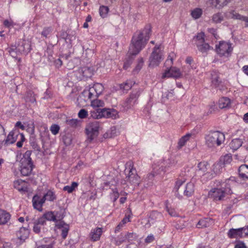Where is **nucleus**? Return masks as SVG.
Returning a JSON list of instances; mask_svg holds the SVG:
<instances>
[{
  "label": "nucleus",
  "mask_w": 248,
  "mask_h": 248,
  "mask_svg": "<svg viewBox=\"0 0 248 248\" xmlns=\"http://www.w3.org/2000/svg\"><path fill=\"white\" fill-rule=\"evenodd\" d=\"M150 36V30L144 29L137 31L133 35L130 45L128 54L137 55L145 46Z\"/></svg>",
  "instance_id": "f03ea898"
},
{
  "label": "nucleus",
  "mask_w": 248,
  "mask_h": 248,
  "mask_svg": "<svg viewBox=\"0 0 248 248\" xmlns=\"http://www.w3.org/2000/svg\"><path fill=\"white\" fill-rule=\"evenodd\" d=\"M235 248H246V247L243 243H239L235 245Z\"/></svg>",
  "instance_id": "774afa93"
},
{
  "label": "nucleus",
  "mask_w": 248,
  "mask_h": 248,
  "mask_svg": "<svg viewBox=\"0 0 248 248\" xmlns=\"http://www.w3.org/2000/svg\"><path fill=\"white\" fill-rule=\"evenodd\" d=\"M86 164H87L86 163V164L84 163V162L83 161H79L78 162V163L77 165V166H76V168L77 169H80L82 166H84V167L86 166Z\"/></svg>",
  "instance_id": "338daca9"
},
{
  "label": "nucleus",
  "mask_w": 248,
  "mask_h": 248,
  "mask_svg": "<svg viewBox=\"0 0 248 248\" xmlns=\"http://www.w3.org/2000/svg\"><path fill=\"white\" fill-rule=\"evenodd\" d=\"M142 91V90L141 89H139L137 91L133 92L130 94L129 98L127 99L126 102L127 104L126 107L127 108H130L135 104L136 100L141 93Z\"/></svg>",
  "instance_id": "a211bd4d"
},
{
  "label": "nucleus",
  "mask_w": 248,
  "mask_h": 248,
  "mask_svg": "<svg viewBox=\"0 0 248 248\" xmlns=\"http://www.w3.org/2000/svg\"><path fill=\"white\" fill-rule=\"evenodd\" d=\"M56 227L58 229H61L62 236L63 239H65L69 230V225L62 221H61L56 224Z\"/></svg>",
  "instance_id": "b1692460"
},
{
  "label": "nucleus",
  "mask_w": 248,
  "mask_h": 248,
  "mask_svg": "<svg viewBox=\"0 0 248 248\" xmlns=\"http://www.w3.org/2000/svg\"><path fill=\"white\" fill-rule=\"evenodd\" d=\"M126 242L129 243H132L133 241L136 240L137 239V235L135 233L127 232L126 234L124 235Z\"/></svg>",
  "instance_id": "a19ab883"
},
{
  "label": "nucleus",
  "mask_w": 248,
  "mask_h": 248,
  "mask_svg": "<svg viewBox=\"0 0 248 248\" xmlns=\"http://www.w3.org/2000/svg\"><path fill=\"white\" fill-rule=\"evenodd\" d=\"M167 157L168 158H166L164 162L162 163L163 164L159 169H157V167H154L153 171L148 174V177L149 180L152 179L155 175L161 174L162 171L165 172L166 170H165V169L167 167H169L175 164L176 161L174 156H167Z\"/></svg>",
  "instance_id": "1a4fd4ad"
},
{
  "label": "nucleus",
  "mask_w": 248,
  "mask_h": 248,
  "mask_svg": "<svg viewBox=\"0 0 248 248\" xmlns=\"http://www.w3.org/2000/svg\"><path fill=\"white\" fill-rule=\"evenodd\" d=\"M185 180L184 179L177 180L175 183L174 189L175 195L179 199L183 198L184 196L189 197L191 196L194 192V185L192 182H189L184 186Z\"/></svg>",
  "instance_id": "7ed1b4c3"
},
{
  "label": "nucleus",
  "mask_w": 248,
  "mask_h": 248,
  "mask_svg": "<svg viewBox=\"0 0 248 248\" xmlns=\"http://www.w3.org/2000/svg\"><path fill=\"white\" fill-rule=\"evenodd\" d=\"M45 202V200L43 197L41 198L37 195H34L32 198L33 206L34 208L39 211H42V206Z\"/></svg>",
  "instance_id": "5701e85b"
},
{
  "label": "nucleus",
  "mask_w": 248,
  "mask_h": 248,
  "mask_svg": "<svg viewBox=\"0 0 248 248\" xmlns=\"http://www.w3.org/2000/svg\"><path fill=\"white\" fill-rule=\"evenodd\" d=\"M243 230L244 229L242 228L238 229H231L227 233L228 236L230 238L243 237L244 236Z\"/></svg>",
  "instance_id": "412c9836"
},
{
  "label": "nucleus",
  "mask_w": 248,
  "mask_h": 248,
  "mask_svg": "<svg viewBox=\"0 0 248 248\" xmlns=\"http://www.w3.org/2000/svg\"><path fill=\"white\" fill-rule=\"evenodd\" d=\"M182 76V74L178 68L172 67L165 71L162 75V78H181Z\"/></svg>",
  "instance_id": "4468645a"
},
{
  "label": "nucleus",
  "mask_w": 248,
  "mask_h": 248,
  "mask_svg": "<svg viewBox=\"0 0 248 248\" xmlns=\"http://www.w3.org/2000/svg\"><path fill=\"white\" fill-rule=\"evenodd\" d=\"M218 106L221 109L229 108L231 106V100L226 97H221L218 100Z\"/></svg>",
  "instance_id": "393cba45"
},
{
  "label": "nucleus",
  "mask_w": 248,
  "mask_h": 248,
  "mask_svg": "<svg viewBox=\"0 0 248 248\" xmlns=\"http://www.w3.org/2000/svg\"><path fill=\"white\" fill-rule=\"evenodd\" d=\"M19 138L20 140L16 143V146L20 148L23 145V142L25 140V137L22 133H19L16 131H11L6 137L5 140H4V135L2 137V140L1 142H4L5 145H8L13 144L16 142L18 138Z\"/></svg>",
  "instance_id": "0eeeda50"
},
{
  "label": "nucleus",
  "mask_w": 248,
  "mask_h": 248,
  "mask_svg": "<svg viewBox=\"0 0 248 248\" xmlns=\"http://www.w3.org/2000/svg\"><path fill=\"white\" fill-rule=\"evenodd\" d=\"M100 128L99 123L97 121L89 123L86 127V132L88 136V140L90 141L96 138Z\"/></svg>",
  "instance_id": "9b49d317"
},
{
  "label": "nucleus",
  "mask_w": 248,
  "mask_h": 248,
  "mask_svg": "<svg viewBox=\"0 0 248 248\" xmlns=\"http://www.w3.org/2000/svg\"><path fill=\"white\" fill-rule=\"evenodd\" d=\"M195 39L197 42L196 43L202 44L204 42V33L202 32L198 33Z\"/></svg>",
  "instance_id": "5fc2aeb1"
},
{
  "label": "nucleus",
  "mask_w": 248,
  "mask_h": 248,
  "mask_svg": "<svg viewBox=\"0 0 248 248\" xmlns=\"http://www.w3.org/2000/svg\"><path fill=\"white\" fill-rule=\"evenodd\" d=\"M196 46L198 50L203 54H206L209 50L213 49L208 44L204 42L202 44L196 43Z\"/></svg>",
  "instance_id": "473e14b6"
},
{
  "label": "nucleus",
  "mask_w": 248,
  "mask_h": 248,
  "mask_svg": "<svg viewBox=\"0 0 248 248\" xmlns=\"http://www.w3.org/2000/svg\"><path fill=\"white\" fill-rule=\"evenodd\" d=\"M8 51L10 55L14 58H16L17 55L20 54L17 51V46H11L10 47L8 48Z\"/></svg>",
  "instance_id": "ea45409f"
},
{
  "label": "nucleus",
  "mask_w": 248,
  "mask_h": 248,
  "mask_svg": "<svg viewBox=\"0 0 248 248\" xmlns=\"http://www.w3.org/2000/svg\"><path fill=\"white\" fill-rule=\"evenodd\" d=\"M203 14L202 9L200 8H196L191 11L190 15L194 19L200 18Z\"/></svg>",
  "instance_id": "e433bc0d"
},
{
  "label": "nucleus",
  "mask_w": 248,
  "mask_h": 248,
  "mask_svg": "<svg viewBox=\"0 0 248 248\" xmlns=\"http://www.w3.org/2000/svg\"><path fill=\"white\" fill-rule=\"evenodd\" d=\"M29 234L30 231L27 228L21 227L16 232V236L20 242L23 243L28 238Z\"/></svg>",
  "instance_id": "aec40b11"
},
{
  "label": "nucleus",
  "mask_w": 248,
  "mask_h": 248,
  "mask_svg": "<svg viewBox=\"0 0 248 248\" xmlns=\"http://www.w3.org/2000/svg\"><path fill=\"white\" fill-rule=\"evenodd\" d=\"M112 241H113L114 243L117 246H119L123 242H126L124 236H123L122 235L117 238H114Z\"/></svg>",
  "instance_id": "603ef678"
},
{
  "label": "nucleus",
  "mask_w": 248,
  "mask_h": 248,
  "mask_svg": "<svg viewBox=\"0 0 248 248\" xmlns=\"http://www.w3.org/2000/svg\"><path fill=\"white\" fill-rule=\"evenodd\" d=\"M217 55L225 60H227L232 54L233 47L232 44L229 42L221 41L216 46Z\"/></svg>",
  "instance_id": "423d86ee"
},
{
  "label": "nucleus",
  "mask_w": 248,
  "mask_h": 248,
  "mask_svg": "<svg viewBox=\"0 0 248 248\" xmlns=\"http://www.w3.org/2000/svg\"><path fill=\"white\" fill-rule=\"evenodd\" d=\"M133 83L131 80H127L125 82L120 85V88L121 89L124 91H128L131 89Z\"/></svg>",
  "instance_id": "79ce46f5"
},
{
  "label": "nucleus",
  "mask_w": 248,
  "mask_h": 248,
  "mask_svg": "<svg viewBox=\"0 0 248 248\" xmlns=\"http://www.w3.org/2000/svg\"><path fill=\"white\" fill-rule=\"evenodd\" d=\"M102 233V229L101 228L97 227L91 231L90 234V237L93 241H96L100 239Z\"/></svg>",
  "instance_id": "bb28decb"
},
{
  "label": "nucleus",
  "mask_w": 248,
  "mask_h": 248,
  "mask_svg": "<svg viewBox=\"0 0 248 248\" xmlns=\"http://www.w3.org/2000/svg\"><path fill=\"white\" fill-rule=\"evenodd\" d=\"M40 218H44L46 222V220L53 221H57L56 217L52 212H47L40 217Z\"/></svg>",
  "instance_id": "4c0bfd02"
},
{
  "label": "nucleus",
  "mask_w": 248,
  "mask_h": 248,
  "mask_svg": "<svg viewBox=\"0 0 248 248\" xmlns=\"http://www.w3.org/2000/svg\"><path fill=\"white\" fill-rule=\"evenodd\" d=\"M214 224L213 220L211 218H204L199 221L197 227L199 228L208 227Z\"/></svg>",
  "instance_id": "a878e982"
},
{
  "label": "nucleus",
  "mask_w": 248,
  "mask_h": 248,
  "mask_svg": "<svg viewBox=\"0 0 248 248\" xmlns=\"http://www.w3.org/2000/svg\"><path fill=\"white\" fill-rule=\"evenodd\" d=\"M222 167V164L218 161L212 166V170L216 174H217L220 172Z\"/></svg>",
  "instance_id": "8fccbe9b"
},
{
  "label": "nucleus",
  "mask_w": 248,
  "mask_h": 248,
  "mask_svg": "<svg viewBox=\"0 0 248 248\" xmlns=\"http://www.w3.org/2000/svg\"><path fill=\"white\" fill-rule=\"evenodd\" d=\"M192 134L190 133H187L185 135L182 136L178 140L177 144V148L181 149L184 146L186 143L190 140Z\"/></svg>",
  "instance_id": "c756f323"
},
{
  "label": "nucleus",
  "mask_w": 248,
  "mask_h": 248,
  "mask_svg": "<svg viewBox=\"0 0 248 248\" xmlns=\"http://www.w3.org/2000/svg\"><path fill=\"white\" fill-rule=\"evenodd\" d=\"M31 221L33 224V231L37 234L41 232L42 229L46 224V222L42 218L39 217L36 219L32 218Z\"/></svg>",
  "instance_id": "2eb2a0df"
},
{
  "label": "nucleus",
  "mask_w": 248,
  "mask_h": 248,
  "mask_svg": "<svg viewBox=\"0 0 248 248\" xmlns=\"http://www.w3.org/2000/svg\"><path fill=\"white\" fill-rule=\"evenodd\" d=\"M14 187L22 193H25L28 191V184L21 180H17L14 183Z\"/></svg>",
  "instance_id": "4be33fe9"
},
{
  "label": "nucleus",
  "mask_w": 248,
  "mask_h": 248,
  "mask_svg": "<svg viewBox=\"0 0 248 248\" xmlns=\"http://www.w3.org/2000/svg\"><path fill=\"white\" fill-rule=\"evenodd\" d=\"M134 55H131L127 53V59L126 60V61L124 62V64L123 66V68L124 69L126 70L128 69V68L129 67L130 64L132 63L133 58L132 56Z\"/></svg>",
  "instance_id": "09e8293b"
},
{
  "label": "nucleus",
  "mask_w": 248,
  "mask_h": 248,
  "mask_svg": "<svg viewBox=\"0 0 248 248\" xmlns=\"http://www.w3.org/2000/svg\"><path fill=\"white\" fill-rule=\"evenodd\" d=\"M10 214L6 211L0 209V225H3L8 222L10 218Z\"/></svg>",
  "instance_id": "c85d7f7f"
},
{
  "label": "nucleus",
  "mask_w": 248,
  "mask_h": 248,
  "mask_svg": "<svg viewBox=\"0 0 248 248\" xmlns=\"http://www.w3.org/2000/svg\"><path fill=\"white\" fill-rule=\"evenodd\" d=\"M232 161V156H221L219 162L222 166L230 164Z\"/></svg>",
  "instance_id": "de8ad7c7"
},
{
  "label": "nucleus",
  "mask_w": 248,
  "mask_h": 248,
  "mask_svg": "<svg viewBox=\"0 0 248 248\" xmlns=\"http://www.w3.org/2000/svg\"><path fill=\"white\" fill-rule=\"evenodd\" d=\"M127 165L129 167L128 173L126 176L127 181L134 186H139L140 183V177L137 174L136 170L134 168L133 163L129 162Z\"/></svg>",
  "instance_id": "f8f14e48"
},
{
  "label": "nucleus",
  "mask_w": 248,
  "mask_h": 248,
  "mask_svg": "<svg viewBox=\"0 0 248 248\" xmlns=\"http://www.w3.org/2000/svg\"><path fill=\"white\" fill-rule=\"evenodd\" d=\"M176 58V54L173 52H170L168 57L167 60L165 62V64L166 66H171L173 64V61Z\"/></svg>",
  "instance_id": "37998d69"
},
{
  "label": "nucleus",
  "mask_w": 248,
  "mask_h": 248,
  "mask_svg": "<svg viewBox=\"0 0 248 248\" xmlns=\"http://www.w3.org/2000/svg\"><path fill=\"white\" fill-rule=\"evenodd\" d=\"M92 118L99 119L102 118L117 119L118 117V111L113 108H98L91 112Z\"/></svg>",
  "instance_id": "39448f33"
},
{
  "label": "nucleus",
  "mask_w": 248,
  "mask_h": 248,
  "mask_svg": "<svg viewBox=\"0 0 248 248\" xmlns=\"http://www.w3.org/2000/svg\"><path fill=\"white\" fill-rule=\"evenodd\" d=\"M43 198L45 201L46 200L49 201H53L56 199V196L54 192L49 190L46 192V194L44 195Z\"/></svg>",
  "instance_id": "49530a36"
},
{
  "label": "nucleus",
  "mask_w": 248,
  "mask_h": 248,
  "mask_svg": "<svg viewBox=\"0 0 248 248\" xmlns=\"http://www.w3.org/2000/svg\"><path fill=\"white\" fill-rule=\"evenodd\" d=\"M224 19L223 14L220 12L214 14L211 17L210 21L211 22L215 24L221 23Z\"/></svg>",
  "instance_id": "c9c22d12"
},
{
  "label": "nucleus",
  "mask_w": 248,
  "mask_h": 248,
  "mask_svg": "<svg viewBox=\"0 0 248 248\" xmlns=\"http://www.w3.org/2000/svg\"><path fill=\"white\" fill-rule=\"evenodd\" d=\"M239 174L243 179H248V166L245 164L240 166L239 169Z\"/></svg>",
  "instance_id": "2f4dec72"
},
{
  "label": "nucleus",
  "mask_w": 248,
  "mask_h": 248,
  "mask_svg": "<svg viewBox=\"0 0 248 248\" xmlns=\"http://www.w3.org/2000/svg\"><path fill=\"white\" fill-rule=\"evenodd\" d=\"M242 141L239 139H235L229 144V147L232 152L237 150L242 145Z\"/></svg>",
  "instance_id": "72a5a7b5"
},
{
  "label": "nucleus",
  "mask_w": 248,
  "mask_h": 248,
  "mask_svg": "<svg viewBox=\"0 0 248 248\" xmlns=\"http://www.w3.org/2000/svg\"><path fill=\"white\" fill-rule=\"evenodd\" d=\"M112 194L113 197V202H115L119 197V193L117 188L112 189Z\"/></svg>",
  "instance_id": "680f3d73"
},
{
  "label": "nucleus",
  "mask_w": 248,
  "mask_h": 248,
  "mask_svg": "<svg viewBox=\"0 0 248 248\" xmlns=\"http://www.w3.org/2000/svg\"><path fill=\"white\" fill-rule=\"evenodd\" d=\"M225 139L224 134L218 131L210 132L205 137L206 145L208 148L213 149L220 146Z\"/></svg>",
  "instance_id": "20e7f679"
},
{
  "label": "nucleus",
  "mask_w": 248,
  "mask_h": 248,
  "mask_svg": "<svg viewBox=\"0 0 248 248\" xmlns=\"http://www.w3.org/2000/svg\"><path fill=\"white\" fill-rule=\"evenodd\" d=\"M79 121L78 119H70L66 121L67 124L72 127H76L79 124Z\"/></svg>",
  "instance_id": "6e6d98bb"
},
{
  "label": "nucleus",
  "mask_w": 248,
  "mask_h": 248,
  "mask_svg": "<svg viewBox=\"0 0 248 248\" xmlns=\"http://www.w3.org/2000/svg\"><path fill=\"white\" fill-rule=\"evenodd\" d=\"M231 2V0H208L207 4L212 8L221 9Z\"/></svg>",
  "instance_id": "dca6fc26"
},
{
  "label": "nucleus",
  "mask_w": 248,
  "mask_h": 248,
  "mask_svg": "<svg viewBox=\"0 0 248 248\" xmlns=\"http://www.w3.org/2000/svg\"><path fill=\"white\" fill-rule=\"evenodd\" d=\"M60 129L59 125L57 124H53L50 127L51 132L54 135H57L59 133Z\"/></svg>",
  "instance_id": "864d4df0"
},
{
  "label": "nucleus",
  "mask_w": 248,
  "mask_h": 248,
  "mask_svg": "<svg viewBox=\"0 0 248 248\" xmlns=\"http://www.w3.org/2000/svg\"><path fill=\"white\" fill-rule=\"evenodd\" d=\"M104 86L101 83H96L88 89H85L82 92L85 99H92L101 94L104 90Z\"/></svg>",
  "instance_id": "6e6552de"
},
{
  "label": "nucleus",
  "mask_w": 248,
  "mask_h": 248,
  "mask_svg": "<svg viewBox=\"0 0 248 248\" xmlns=\"http://www.w3.org/2000/svg\"><path fill=\"white\" fill-rule=\"evenodd\" d=\"M31 49V45L30 43L26 40L21 41L17 46V51L20 54H27L30 51Z\"/></svg>",
  "instance_id": "6ab92c4d"
},
{
  "label": "nucleus",
  "mask_w": 248,
  "mask_h": 248,
  "mask_svg": "<svg viewBox=\"0 0 248 248\" xmlns=\"http://www.w3.org/2000/svg\"><path fill=\"white\" fill-rule=\"evenodd\" d=\"M167 211L168 212L169 214L171 217H176L177 216V214L175 210L173 209L169 208L167 207Z\"/></svg>",
  "instance_id": "e2e57ef3"
},
{
  "label": "nucleus",
  "mask_w": 248,
  "mask_h": 248,
  "mask_svg": "<svg viewBox=\"0 0 248 248\" xmlns=\"http://www.w3.org/2000/svg\"><path fill=\"white\" fill-rule=\"evenodd\" d=\"M162 217V215L157 211H152L149 216L148 222L145 224V226L149 228L152 224H154L156 221L159 220Z\"/></svg>",
  "instance_id": "f3484780"
},
{
  "label": "nucleus",
  "mask_w": 248,
  "mask_h": 248,
  "mask_svg": "<svg viewBox=\"0 0 248 248\" xmlns=\"http://www.w3.org/2000/svg\"><path fill=\"white\" fill-rule=\"evenodd\" d=\"M78 186V183L76 182L72 183L70 186H64L63 190L67 191L69 193H72L75 189Z\"/></svg>",
  "instance_id": "a18cd8bd"
},
{
  "label": "nucleus",
  "mask_w": 248,
  "mask_h": 248,
  "mask_svg": "<svg viewBox=\"0 0 248 248\" xmlns=\"http://www.w3.org/2000/svg\"><path fill=\"white\" fill-rule=\"evenodd\" d=\"M235 184L234 177H230L225 181L216 180L214 187L208 192V197L215 201L224 200L225 198L232 194V186Z\"/></svg>",
  "instance_id": "f257e3e1"
},
{
  "label": "nucleus",
  "mask_w": 248,
  "mask_h": 248,
  "mask_svg": "<svg viewBox=\"0 0 248 248\" xmlns=\"http://www.w3.org/2000/svg\"><path fill=\"white\" fill-rule=\"evenodd\" d=\"M51 31H52L51 28H50V27L46 28L44 29L43 31L42 32L41 34L43 36H44L45 37H47L48 35L49 34V33L51 32Z\"/></svg>",
  "instance_id": "bf43d9fd"
},
{
  "label": "nucleus",
  "mask_w": 248,
  "mask_h": 248,
  "mask_svg": "<svg viewBox=\"0 0 248 248\" xmlns=\"http://www.w3.org/2000/svg\"><path fill=\"white\" fill-rule=\"evenodd\" d=\"M108 12V8L107 6H100L99 9V14L101 17H105Z\"/></svg>",
  "instance_id": "3c124183"
},
{
  "label": "nucleus",
  "mask_w": 248,
  "mask_h": 248,
  "mask_svg": "<svg viewBox=\"0 0 248 248\" xmlns=\"http://www.w3.org/2000/svg\"><path fill=\"white\" fill-rule=\"evenodd\" d=\"M118 132L116 130L115 126H112L103 135L105 138H112L117 136Z\"/></svg>",
  "instance_id": "f704fd0d"
},
{
  "label": "nucleus",
  "mask_w": 248,
  "mask_h": 248,
  "mask_svg": "<svg viewBox=\"0 0 248 248\" xmlns=\"http://www.w3.org/2000/svg\"><path fill=\"white\" fill-rule=\"evenodd\" d=\"M163 59V52L159 46H155L149 59V66H158Z\"/></svg>",
  "instance_id": "9d476101"
},
{
  "label": "nucleus",
  "mask_w": 248,
  "mask_h": 248,
  "mask_svg": "<svg viewBox=\"0 0 248 248\" xmlns=\"http://www.w3.org/2000/svg\"><path fill=\"white\" fill-rule=\"evenodd\" d=\"M93 70L92 68L84 66L78 68L74 72V76L78 80H82L84 78H90L93 75Z\"/></svg>",
  "instance_id": "ddd939ff"
},
{
  "label": "nucleus",
  "mask_w": 248,
  "mask_h": 248,
  "mask_svg": "<svg viewBox=\"0 0 248 248\" xmlns=\"http://www.w3.org/2000/svg\"><path fill=\"white\" fill-rule=\"evenodd\" d=\"M220 81H219L218 78L217 76L212 78V83L215 87H217Z\"/></svg>",
  "instance_id": "052dcab7"
},
{
  "label": "nucleus",
  "mask_w": 248,
  "mask_h": 248,
  "mask_svg": "<svg viewBox=\"0 0 248 248\" xmlns=\"http://www.w3.org/2000/svg\"><path fill=\"white\" fill-rule=\"evenodd\" d=\"M21 175L24 176H29L31 172L33 167H19Z\"/></svg>",
  "instance_id": "58836bf2"
},
{
  "label": "nucleus",
  "mask_w": 248,
  "mask_h": 248,
  "mask_svg": "<svg viewBox=\"0 0 248 248\" xmlns=\"http://www.w3.org/2000/svg\"><path fill=\"white\" fill-rule=\"evenodd\" d=\"M91 106L94 108L103 107L105 106V103L101 100L93 99L91 101Z\"/></svg>",
  "instance_id": "c03bdc74"
},
{
  "label": "nucleus",
  "mask_w": 248,
  "mask_h": 248,
  "mask_svg": "<svg viewBox=\"0 0 248 248\" xmlns=\"http://www.w3.org/2000/svg\"><path fill=\"white\" fill-rule=\"evenodd\" d=\"M19 167H34L30 156H23L19 161Z\"/></svg>",
  "instance_id": "cd10ccee"
},
{
  "label": "nucleus",
  "mask_w": 248,
  "mask_h": 248,
  "mask_svg": "<svg viewBox=\"0 0 248 248\" xmlns=\"http://www.w3.org/2000/svg\"><path fill=\"white\" fill-rule=\"evenodd\" d=\"M155 236L153 234H150L148 235L144 240V242L146 244L153 242L155 240Z\"/></svg>",
  "instance_id": "13d9d810"
},
{
  "label": "nucleus",
  "mask_w": 248,
  "mask_h": 248,
  "mask_svg": "<svg viewBox=\"0 0 248 248\" xmlns=\"http://www.w3.org/2000/svg\"><path fill=\"white\" fill-rule=\"evenodd\" d=\"M88 111L85 109H81L78 113V116L81 119H84L88 116Z\"/></svg>",
  "instance_id": "4d7b16f0"
},
{
  "label": "nucleus",
  "mask_w": 248,
  "mask_h": 248,
  "mask_svg": "<svg viewBox=\"0 0 248 248\" xmlns=\"http://www.w3.org/2000/svg\"><path fill=\"white\" fill-rule=\"evenodd\" d=\"M5 134V130L2 126L0 124V143L2 140V137Z\"/></svg>",
  "instance_id": "69168bd1"
},
{
  "label": "nucleus",
  "mask_w": 248,
  "mask_h": 248,
  "mask_svg": "<svg viewBox=\"0 0 248 248\" xmlns=\"http://www.w3.org/2000/svg\"><path fill=\"white\" fill-rule=\"evenodd\" d=\"M225 16L228 19H234L241 20L242 16L238 14L234 10L228 11L225 13Z\"/></svg>",
  "instance_id": "7c9ffc66"
},
{
  "label": "nucleus",
  "mask_w": 248,
  "mask_h": 248,
  "mask_svg": "<svg viewBox=\"0 0 248 248\" xmlns=\"http://www.w3.org/2000/svg\"><path fill=\"white\" fill-rule=\"evenodd\" d=\"M3 25L7 27H10L13 26V22L12 20H5L3 22Z\"/></svg>",
  "instance_id": "0e129e2a"
}]
</instances>
